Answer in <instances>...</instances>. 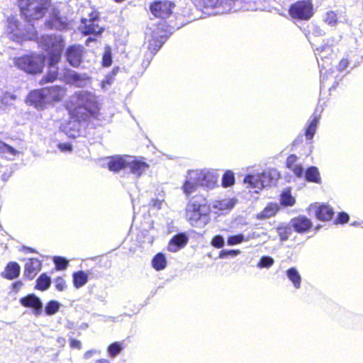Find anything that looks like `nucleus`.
Segmentation results:
<instances>
[{
  "instance_id": "f257e3e1",
  "label": "nucleus",
  "mask_w": 363,
  "mask_h": 363,
  "mask_svg": "<svg viewBox=\"0 0 363 363\" xmlns=\"http://www.w3.org/2000/svg\"><path fill=\"white\" fill-rule=\"evenodd\" d=\"M39 46L44 50L49 57V70L46 76L40 80V84L55 80L58 75V68L56 66L60 61L65 42L60 35H43L38 41Z\"/></svg>"
},
{
  "instance_id": "f03ea898",
  "label": "nucleus",
  "mask_w": 363,
  "mask_h": 363,
  "mask_svg": "<svg viewBox=\"0 0 363 363\" xmlns=\"http://www.w3.org/2000/svg\"><path fill=\"white\" fill-rule=\"evenodd\" d=\"M71 102L74 107L70 110V114L77 121H84L90 116H96L97 102L95 95L91 92L86 91L77 92L72 97Z\"/></svg>"
},
{
  "instance_id": "7ed1b4c3",
  "label": "nucleus",
  "mask_w": 363,
  "mask_h": 363,
  "mask_svg": "<svg viewBox=\"0 0 363 363\" xmlns=\"http://www.w3.org/2000/svg\"><path fill=\"white\" fill-rule=\"evenodd\" d=\"M206 200L201 196L193 197L187 203L186 218L189 223L196 228H203L210 221Z\"/></svg>"
},
{
  "instance_id": "20e7f679",
  "label": "nucleus",
  "mask_w": 363,
  "mask_h": 363,
  "mask_svg": "<svg viewBox=\"0 0 363 363\" xmlns=\"http://www.w3.org/2000/svg\"><path fill=\"white\" fill-rule=\"evenodd\" d=\"M279 178V173L275 169H268L262 173L248 174L244 179V183L249 189H254L257 193L264 187L275 184Z\"/></svg>"
},
{
  "instance_id": "39448f33",
  "label": "nucleus",
  "mask_w": 363,
  "mask_h": 363,
  "mask_svg": "<svg viewBox=\"0 0 363 363\" xmlns=\"http://www.w3.org/2000/svg\"><path fill=\"white\" fill-rule=\"evenodd\" d=\"M22 14L29 21L38 20L45 13L50 6L49 0H20Z\"/></svg>"
},
{
  "instance_id": "423d86ee",
  "label": "nucleus",
  "mask_w": 363,
  "mask_h": 363,
  "mask_svg": "<svg viewBox=\"0 0 363 363\" xmlns=\"http://www.w3.org/2000/svg\"><path fill=\"white\" fill-rule=\"evenodd\" d=\"M19 26L20 22L16 17L10 16L7 18L5 32L11 40L21 43L24 40H33L36 38V33L32 25H28V33H26Z\"/></svg>"
},
{
  "instance_id": "0eeeda50",
  "label": "nucleus",
  "mask_w": 363,
  "mask_h": 363,
  "mask_svg": "<svg viewBox=\"0 0 363 363\" xmlns=\"http://www.w3.org/2000/svg\"><path fill=\"white\" fill-rule=\"evenodd\" d=\"M15 65L28 74H37L42 72L45 64V57L42 55L32 54L14 59Z\"/></svg>"
},
{
  "instance_id": "6e6552de",
  "label": "nucleus",
  "mask_w": 363,
  "mask_h": 363,
  "mask_svg": "<svg viewBox=\"0 0 363 363\" xmlns=\"http://www.w3.org/2000/svg\"><path fill=\"white\" fill-rule=\"evenodd\" d=\"M165 25L160 24L155 29L147 28L145 33L147 42V49L150 52L151 57L158 51L167 40L170 33L167 31Z\"/></svg>"
},
{
  "instance_id": "1a4fd4ad",
  "label": "nucleus",
  "mask_w": 363,
  "mask_h": 363,
  "mask_svg": "<svg viewBox=\"0 0 363 363\" xmlns=\"http://www.w3.org/2000/svg\"><path fill=\"white\" fill-rule=\"evenodd\" d=\"M196 5L206 9H216L215 13L237 11L240 8V0H192Z\"/></svg>"
},
{
  "instance_id": "9d476101",
  "label": "nucleus",
  "mask_w": 363,
  "mask_h": 363,
  "mask_svg": "<svg viewBox=\"0 0 363 363\" xmlns=\"http://www.w3.org/2000/svg\"><path fill=\"white\" fill-rule=\"evenodd\" d=\"M332 55L333 49L328 45L317 48L315 50V55L320 67L321 87L327 81L328 76L333 73L330 68L328 69L331 65L329 57Z\"/></svg>"
},
{
  "instance_id": "9b49d317",
  "label": "nucleus",
  "mask_w": 363,
  "mask_h": 363,
  "mask_svg": "<svg viewBox=\"0 0 363 363\" xmlns=\"http://www.w3.org/2000/svg\"><path fill=\"white\" fill-rule=\"evenodd\" d=\"M291 18L308 21L313 16L312 0H300L291 4L289 9Z\"/></svg>"
},
{
  "instance_id": "f8f14e48",
  "label": "nucleus",
  "mask_w": 363,
  "mask_h": 363,
  "mask_svg": "<svg viewBox=\"0 0 363 363\" xmlns=\"http://www.w3.org/2000/svg\"><path fill=\"white\" fill-rule=\"evenodd\" d=\"M81 22L82 25L79 27V30L85 35L91 34L99 35L104 31V28L101 27L99 24V13L96 11L91 12L89 16V18H82Z\"/></svg>"
},
{
  "instance_id": "ddd939ff",
  "label": "nucleus",
  "mask_w": 363,
  "mask_h": 363,
  "mask_svg": "<svg viewBox=\"0 0 363 363\" xmlns=\"http://www.w3.org/2000/svg\"><path fill=\"white\" fill-rule=\"evenodd\" d=\"M193 175L196 176L199 186L203 188L212 189L217 185L218 174L214 170H194Z\"/></svg>"
},
{
  "instance_id": "4468645a",
  "label": "nucleus",
  "mask_w": 363,
  "mask_h": 363,
  "mask_svg": "<svg viewBox=\"0 0 363 363\" xmlns=\"http://www.w3.org/2000/svg\"><path fill=\"white\" fill-rule=\"evenodd\" d=\"M174 6V4L170 1H157L150 4V10L155 16L166 18L170 16Z\"/></svg>"
},
{
  "instance_id": "2eb2a0df",
  "label": "nucleus",
  "mask_w": 363,
  "mask_h": 363,
  "mask_svg": "<svg viewBox=\"0 0 363 363\" xmlns=\"http://www.w3.org/2000/svg\"><path fill=\"white\" fill-rule=\"evenodd\" d=\"M128 158H129L128 155L108 157L102 160V166L107 167L110 171L113 172H118L121 169L126 170Z\"/></svg>"
},
{
  "instance_id": "dca6fc26",
  "label": "nucleus",
  "mask_w": 363,
  "mask_h": 363,
  "mask_svg": "<svg viewBox=\"0 0 363 363\" xmlns=\"http://www.w3.org/2000/svg\"><path fill=\"white\" fill-rule=\"evenodd\" d=\"M84 54V48L80 45H73L69 46L65 52L67 61L70 65L74 67L79 66L82 61Z\"/></svg>"
},
{
  "instance_id": "f3484780",
  "label": "nucleus",
  "mask_w": 363,
  "mask_h": 363,
  "mask_svg": "<svg viewBox=\"0 0 363 363\" xmlns=\"http://www.w3.org/2000/svg\"><path fill=\"white\" fill-rule=\"evenodd\" d=\"M21 304L27 308H31L35 315L38 316L43 312V303L40 298L34 294H30L20 299Z\"/></svg>"
},
{
  "instance_id": "a211bd4d",
  "label": "nucleus",
  "mask_w": 363,
  "mask_h": 363,
  "mask_svg": "<svg viewBox=\"0 0 363 363\" xmlns=\"http://www.w3.org/2000/svg\"><path fill=\"white\" fill-rule=\"evenodd\" d=\"M26 102L38 109L44 108L48 104L43 88L31 91L27 96Z\"/></svg>"
},
{
  "instance_id": "6ab92c4d",
  "label": "nucleus",
  "mask_w": 363,
  "mask_h": 363,
  "mask_svg": "<svg viewBox=\"0 0 363 363\" xmlns=\"http://www.w3.org/2000/svg\"><path fill=\"white\" fill-rule=\"evenodd\" d=\"M127 169L136 177H140L149 168V165L143 161L137 160L133 157L129 156Z\"/></svg>"
},
{
  "instance_id": "aec40b11",
  "label": "nucleus",
  "mask_w": 363,
  "mask_h": 363,
  "mask_svg": "<svg viewBox=\"0 0 363 363\" xmlns=\"http://www.w3.org/2000/svg\"><path fill=\"white\" fill-rule=\"evenodd\" d=\"M48 104L60 101L65 94V89L60 86L43 88Z\"/></svg>"
},
{
  "instance_id": "412c9836",
  "label": "nucleus",
  "mask_w": 363,
  "mask_h": 363,
  "mask_svg": "<svg viewBox=\"0 0 363 363\" xmlns=\"http://www.w3.org/2000/svg\"><path fill=\"white\" fill-rule=\"evenodd\" d=\"M291 226L298 233H303L312 227V222L307 217L299 216L290 221Z\"/></svg>"
},
{
  "instance_id": "4be33fe9",
  "label": "nucleus",
  "mask_w": 363,
  "mask_h": 363,
  "mask_svg": "<svg viewBox=\"0 0 363 363\" xmlns=\"http://www.w3.org/2000/svg\"><path fill=\"white\" fill-rule=\"evenodd\" d=\"M68 83L79 87H84L89 82V77L86 74H79L74 71L67 72L65 76Z\"/></svg>"
},
{
  "instance_id": "5701e85b",
  "label": "nucleus",
  "mask_w": 363,
  "mask_h": 363,
  "mask_svg": "<svg viewBox=\"0 0 363 363\" xmlns=\"http://www.w3.org/2000/svg\"><path fill=\"white\" fill-rule=\"evenodd\" d=\"M41 262L38 259L30 258L25 264L24 275L29 279H33L40 271Z\"/></svg>"
},
{
  "instance_id": "b1692460",
  "label": "nucleus",
  "mask_w": 363,
  "mask_h": 363,
  "mask_svg": "<svg viewBox=\"0 0 363 363\" xmlns=\"http://www.w3.org/2000/svg\"><path fill=\"white\" fill-rule=\"evenodd\" d=\"M194 173V170L188 172L185 182L182 186L183 191L186 196H189L192 193H194L196 190L197 186L199 185L198 180L196 179V176L193 175Z\"/></svg>"
},
{
  "instance_id": "393cba45",
  "label": "nucleus",
  "mask_w": 363,
  "mask_h": 363,
  "mask_svg": "<svg viewBox=\"0 0 363 363\" xmlns=\"http://www.w3.org/2000/svg\"><path fill=\"white\" fill-rule=\"evenodd\" d=\"M188 242V238L184 233H179L174 235L169 242L167 250L172 252H176L183 248Z\"/></svg>"
},
{
  "instance_id": "a878e982",
  "label": "nucleus",
  "mask_w": 363,
  "mask_h": 363,
  "mask_svg": "<svg viewBox=\"0 0 363 363\" xmlns=\"http://www.w3.org/2000/svg\"><path fill=\"white\" fill-rule=\"evenodd\" d=\"M68 26L67 18L65 16H61L60 13L57 11H54L49 21V26L52 28L57 30H64Z\"/></svg>"
},
{
  "instance_id": "bb28decb",
  "label": "nucleus",
  "mask_w": 363,
  "mask_h": 363,
  "mask_svg": "<svg viewBox=\"0 0 363 363\" xmlns=\"http://www.w3.org/2000/svg\"><path fill=\"white\" fill-rule=\"evenodd\" d=\"M333 215V209L330 206L325 204L319 206L315 211L317 218L323 221L330 220Z\"/></svg>"
},
{
  "instance_id": "cd10ccee",
  "label": "nucleus",
  "mask_w": 363,
  "mask_h": 363,
  "mask_svg": "<svg viewBox=\"0 0 363 363\" xmlns=\"http://www.w3.org/2000/svg\"><path fill=\"white\" fill-rule=\"evenodd\" d=\"M20 266L16 262H9L5 268V271L1 273L2 277L8 279H13L18 277L20 274Z\"/></svg>"
},
{
  "instance_id": "c85d7f7f",
  "label": "nucleus",
  "mask_w": 363,
  "mask_h": 363,
  "mask_svg": "<svg viewBox=\"0 0 363 363\" xmlns=\"http://www.w3.org/2000/svg\"><path fill=\"white\" fill-rule=\"evenodd\" d=\"M320 116L314 114L308 121V124L306 130L305 135L307 140L313 139L319 123Z\"/></svg>"
},
{
  "instance_id": "c756f323",
  "label": "nucleus",
  "mask_w": 363,
  "mask_h": 363,
  "mask_svg": "<svg viewBox=\"0 0 363 363\" xmlns=\"http://www.w3.org/2000/svg\"><path fill=\"white\" fill-rule=\"evenodd\" d=\"M305 179L308 182L320 184L321 178L318 169L316 167L311 166L308 167L304 174Z\"/></svg>"
},
{
  "instance_id": "7c9ffc66",
  "label": "nucleus",
  "mask_w": 363,
  "mask_h": 363,
  "mask_svg": "<svg viewBox=\"0 0 363 363\" xmlns=\"http://www.w3.org/2000/svg\"><path fill=\"white\" fill-rule=\"evenodd\" d=\"M286 276L288 279L291 281L295 289H300L301 284V277L296 268L291 267L289 269L286 271Z\"/></svg>"
},
{
  "instance_id": "2f4dec72",
  "label": "nucleus",
  "mask_w": 363,
  "mask_h": 363,
  "mask_svg": "<svg viewBox=\"0 0 363 363\" xmlns=\"http://www.w3.org/2000/svg\"><path fill=\"white\" fill-rule=\"evenodd\" d=\"M0 153L6 159L12 160L18 152L11 146L0 141Z\"/></svg>"
},
{
  "instance_id": "473e14b6",
  "label": "nucleus",
  "mask_w": 363,
  "mask_h": 363,
  "mask_svg": "<svg viewBox=\"0 0 363 363\" xmlns=\"http://www.w3.org/2000/svg\"><path fill=\"white\" fill-rule=\"evenodd\" d=\"M279 209L276 203H269L264 209L257 214L258 219H266L274 216Z\"/></svg>"
},
{
  "instance_id": "72a5a7b5",
  "label": "nucleus",
  "mask_w": 363,
  "mask_h": 363,
  "mask_svg": "<svg viewBox=\"0 0 363 363\" xmlns=\"http://www.w3.org/2000/svg\"><path fill=\"white\" fill-rule=\"evenodd\" d=\"M152 266L157 271L164 269L167 266V259L164 255L161 252L157 253L152 260Z\"/></svg>"
},
{
  "instance_id": "f704fd0d",
  "label": "nucleus",
  "mask_w": 363,
  "mask_h": 363,
  "mask_svg": "<svg viewBox=\"0 0 363 363\" xmlns=\"http://www.w3.org/2000/svg\"><path fill=\"white\" fill-rule=\"evenodd\" d=\"M88 281V275L84 271H79L73 274L74 286L79 289L84 286Z\"/></svg>"
},
{
  "instance_id": "c9c22d12",
  "label": "nucleus",
  "mask_w": 363,
  "mask_h": 363,
  "mask_svg": "<svg viewBox=\"0 0 363 363\" xmlns=\"http://www.w3.org/2000/svg\"><path fill=\"white\" fill-rule=\"evenodd\" d=\"M280 203L284 206H293L296 199L292 196L289 189H285L280 195Z\"/></svg>"
},
{
  "instance_id": "e433bc0d",
  "label": "nucleus",
  "mask_w": 363,
  "mask_h": 363,
  "mask_svg": "<svg viewBox=\"0 0 363 363\" xmlns=\"http://www.w3.org/2000/svg\"><path fill=\"white\" fill-rule=\"evenodd\" d=\"M123 348V342H115L108 347L107 352L110 357L115 358L121 352Z\"/></svg>"
},
{
  "instance_id": "4c0bfd02",
  "label": "nucleus",
  "mask_w": 363,
  "mask_h": 363,
  "mask_svg": "<svg viewBox=\"0 0 363 363\" xmlns=\"http://www.w3.org/2000/svg\"><path fill=\"white\" fill-rule=\"evenodd\" d=\"M36 288L45 291L48 289L51 284L50 278L45 274H42L37 279Z\"/></svg>"
},
{
  "instance_id": "58836bf2",
  "label": "nucleus",
  "mask_w": 363,
  "mask_h": 363,
  "mask_svg": "<svg viewBox=\"0 0 363 363\" xmlns=\"http://www.w3.org/2000/svg\"><path fill=\"white\" fill-rule=\"evenodd\" d=\"M235 206V201L231 199H225L219 201H217L214 204V207L218 208L220 211L229 210L233 208Z\"/></svg>"
},
{
  "instance_id": "ea45409f",
  "label": "nucleus",
  "mask_w": 363,
  "mask_h": 363,
  "mask_svg": "<svg viewBox=\"0 0 363 363\" xmlns=\"http://www.w3.org/2000/svg\"><path fill=\"white\" fill-rule=\"evenodd\" d=\"M60 303L56 301H49L45 307V313L48 315L55 314L60 308Z\"/></svg>"
},
{
  "instance_id": "a19ab883",
  "label": "nucleus",
  "mask_w": 363,
  "mask_h": 363,
  "mask_svg": "<svg viewBox=\"0 0 363 363\" xmlns=\"http://www.w3.org/2000/svg\"><path fill=\"white\" fill-rule=\"evenodd\" d=\"M277 233L281 242L288 240L291 234V228L290 226L279 227L277 228Z\"/></svg>"
},
{
  "instance_id": "79ce46f5",
  "label": "nucleus",
  "mask_w": 363,
  "mask_h": 363,
  "mask_svg": "<svg viewBox=\"0 0 363 363\" xmlns=\"http://www.w3.org/2000/svg\"><path fill=\"white\" fill-rule=\"evenodd\" d=\"M235 183L234 174L231 171H227L223 176L222 185L224 187H229Z\"/></svg>"
},
{
  "instance_id": "37998d69",
  "label": "nucleus",
  "mask_w": 363,
  "mask_h": 363,
  "mask_svg": "<svg viewBox=\"0 0 363 363\" xmlns=\"http://www.w3.org/2000/svg\"><path fill=\"white\" fill-rule=\"evenodd\" d=\"M323 21L329 26H334L337 21V14L333 11H328L323 16Z\"/></svg>"
},
{
  "instance_id": "c03bdc74",
  "label": "nucleus",
  "mask_w": 363,
  "mask_h": 363,
  "mask_svg": "<svg viewBox=\"0 0 363 363\" xmlns=\"http://www.w3.org/2000/svg\"><path fill=\"white\" fill-rule=\"evenodd\" d=\"M53 262L55 264L56 269L58 270L65 269L68 265V261L62 257H55Z\"/></svg>"
},
{
  "instance_id": "a18cd8bd",
  "label": "nucleus",
  "mask_w": 363,
  "mask_h": 363,
  "mask_svg": "<svg viewBox=\"0 0 363 363\" xmlns=\"http://www.w3.org/2000/svg\"><path fill=\"white\" fill-rule=\"evenodd\" d=\"M274 264V259L269 256H263L261 257L257 267L259 268H269Z\"/></svg>"
},
{
  "instance_id": "49530a36",
  "label": "nucleus",
  "mask_w": 363,
  "mask_h": 363,
  "mask_svg": "<svg viewBox=\"0 0 363 363\" xmlns=\"http://www.w3.org/2000/svg\"><path fill=\"white\" fill-rule=\"evenodd\" d=\"M244 241V235L242 234L230 236L228 239V245H235Z\"/></svg>"
},
{
  "instance_id": "de8ad7c7",
  "label": "nucleus",
  "mask_w": 363,
  "mask_h": 363,
  "mask_svg": "<svg viewBox=\"0 0 363 363\" xmlns=\"http://www.w3.org/2000/svg\"><path fill=\"white\" fill-rule=\"evenodd\" d=\"M240 254V251L239 250H223L220 252L219 257L221 259H224L228 257V256L235 257Z\"/></svg>"
},
{
  "instance_id": "09e8293b",
  "label": "nucleus",
  "mask_w": 363,
  "mask_h": 363,
  "mask_svg": "<svg viewBox=\"0 0 363 363\" xmlns=\"http://www.w3.org/2000/svg\"><path fill=\"white\" fill-rule=\"evenodd\" d=\"M16 96L9 93H6L1 99V104L5 106H11L13 101H15Z\"/></svg>"
},
{
  "instance_id": "8fccbe9b",
  "label": "nucleus",
  "mask_w": 363,
  "mask_h": 363,
  "mask_svg": "<svg viewBox=\"0 0 363 363\" xmlns=\"http://www.w3.org/2000/svg\"><path fill=\"white\" fill-rule=\"evenodd\" d=\"M211 245L216 248H221L224 245V238L221 235H216L211 240Z\"/></svg>"
},
{
  "instance_id": "3c124183",
  "label": "nucleus",
  "mask_w": 363,
  "mask_h": 363,
  "mask_svg": "<svg viewBox=\"0 0 363 363\" xmlns=\"http://www.w3.org/2000/svg\"><path fill=\"white\" fill-rule=\"evenodd\" d=\"M290 169L298 178H302L303 177L304 169L301 164H298L295 166H292Z\"/></svg>"
},
{
  "instance_id": "603ef678",
  "label": "nucleus",
  "mask_w": 363,
  "mask_h": 363,
  "mask_svg": "<svg viewBox=\"0 0 363 363\" xmlns=\"http://www.w3.org/2000/svg\"><path fill=\"white\" fill-rule=\"evenodd\" d=\"M112 58L111 51L109 50H106L103 56V65L104 67H109L111 65Z\"/></svg>"
},
{
  "instance_id": "864d4df0",
  "label": "nucleus",
  "mask_w": 363,
  "mask_h": 363,
  "mask_svg": "<svg viewBox=\"0 0 363 363\" xmlns=\"http://www.w3.org/2000/svg\"><path fill=\"white\" fill-rule=\"evenodd\" d=\"M55 287L58 291H62L66 288V283L63 278L59 277L55 280Z\"/></svg>"
},
{
  "instance_id": "5fc2aeb1",
  "label": "nucleus",
  "mask_w": 363,
  "mask_h": 363,
  "mask_svg": "<svg viewBox=\"0 0 363 363\" xmlns=\"http://www.w3.org/2000/svg\"><path fill=\"white\" fill-rule=\"evenodd\" d=\"M350 216L347 213L345 212L340 213L337 216V218L335 220V223H346L348 222Z\"/></svg>"
},
{
  "instance_id": "6e6d98bb",
  "label": "nucleus",
  "mask_w": 363,
  "mask_h": 363,
  "mask_svg": "<svg viewBox=\"0 0 363 363\" xmlns=\"http://www.w3.org/2000/svg\"><path fill=\"white\" fill-rule=\"evenodd\" d=\"M298 157L295 155H289L286 159V167L289 169H291L292 166H295L298 164L296 163Z\"/></svg>"
},
{
  "instance_id": "4d7b16f0",
  "label": "nucleus",
  "mask_w": 363,
  "mask_h": 363,
  "mask_svg": "<svg viewBox=\"0 0 363 363\" xmlns=\"http://www.w3.org/2000/svg\"><path fill=\"white\" fill-rule=\"evenodd\" d=\"M57 147L62 152H71L72 150L69 143H59Z\"/></svg>"
},
{
  "instance_id": "13d9d810",
  "label": "nucleus",
  "mask_w": 363,
  "mask_h": 363,
  "mask_svg": "<svg viewBox=\"0 0 363 363\" xmlns=\"http://www.w3.org/2000/svg\"><path fill=\"white\" fill-rule=\"evenodd\" d=\"M70 347L72 348H76L80 350L82 348V343L79 340L72 339L70 340Z\"/></svg>"
},
{
  "instance_id": "bf43d9fd",
  "label": "nucleus",
  "mask_w": 363,
  "mask_h": 363,
  "mask_svg": "<svg viewBox=\"0 0 363 363\" xmlns=\"http://www.w3.org/2000/svg\"><path fill=\"white\" fill-rule=\"evenodd\" d=\"M348 65H349L348 60L342 59L340 62L339 65H338L339 70L342 71V70L345 69L347 67Z\"/></svg>"
},
{
  "instance_id": "052dcab7",
  "label": "nucleus",
  "mask_w": 363,
  "mask_h": 363,
  "mask_svg": "<svg viewBox=\"0 0 363 363\" xmlns=\"http://www.w3.org/2000/svg\"><path fill=\"white\" fill-rule=\"evenodd\" d=\"M98 352L96 350H91L87 352H86L84 354V358L85 359H90L94 354H96Z\"/></svg>"
},
{
  "instance_id": "680f3d73",
  "label": "nucleus",
  "mask_w": 363,
  "mask_h": 363,
  "mask_svg": "<svg viewBox=\"0 0 363 363\" xmlns=\"http://www.w3.org/2000/svg\"><path fill=\"white\" fill-rule=\"evenodd\" d=\"M22 286H23L22 281H18L12 284V288L15 292H18L21 289Z\"/></svg>"
},
{
  "instance_id": "e2e57ef3",
  "label": "nucleus",
  "mask_w": 363,
  "mask_h": 363,
  "mask_svg": "<svg viewBox=\"0 0 363 363\" xmlns=\"http://www.w3.org/2000/svg\"><path fill=\"white\" fill-rule=\"evenodd\" d=\"M162 203H163V200H159V199L152 200V206L155 207H157V208H162Z\"/></svg>"
},
{
  "instance_id": "0e129e2a",
  "label": "nucleus",
  "mask_w": 363,
  "mask_h": 363,
  "mask_svg": "<svg viewBox=\"0 0 363 363\" xmlns=\"http://www.w3.org/2000/svg\"><path fill=\"white\" fill-rule=\"evenodd\" d=\"M313 33L315 35H323L324 34V31L317 26L314 28Z\"/></svg>"
},
{
  "instance_id": "69168bd1",
  "label": "nucleus",
  "mask_w": 363,
  "mask_h": 363,
  "mask_svg": "<svg viewBox=\"0 0 363 363\" xmlns=\"http://www.w3.org/2000/svg\"><path fill=\"white\" fill-rule=\"evenodd\" d=\"M57 342L58 344L64 345L65 343V339L63 338V337H58L57 339Z\"/></svg>"
},
{
  "instance_id": "338daca9",
  "label": "nucleus",
  "mask_w": 363,
  "mask_h": 363,
  "mask_svg": "<svg viewBox=\"0 0 363 363\" xmlns=\"http://www.w3.org/2000/svg\"><path fill=\"white\" fill-rule=\"evenodd\" d=\"M95 363H110V362L106 359H101L97 360Z\"/></svg>"
},
{
  "instance_id": "774afa93",
  "label": "nucleus",
  "mask_w": 363,
  "mask_h": 363,
  "mask_svg": "<svg viewBox=\"0 0 363 363\" xmlns=\"http://www.w3.org/2000/svg\"><path fill=\"white\" fill-rule=\"evenodd\" d=\"M94 40H95V39H94V38H91V37H89V38H88L86 39V45H88L89 42H91V41H94Z\"/></svg>"
}]
</instances>
